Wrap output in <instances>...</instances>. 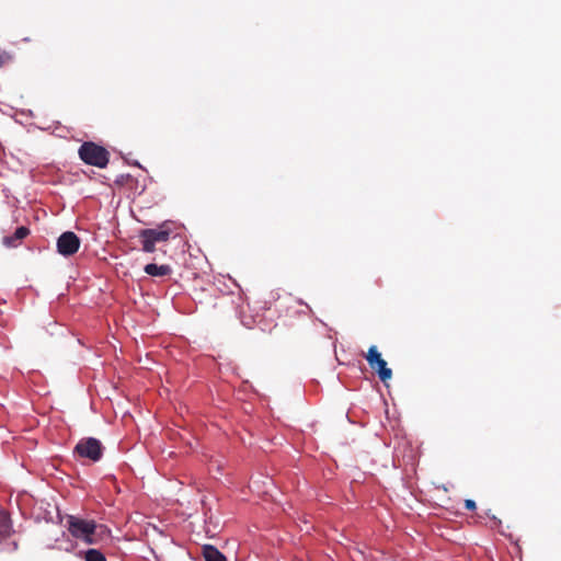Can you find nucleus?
Instances as JSON below:
<instances>
[{"mask_svg": "<svg viewBox=\"0 0 561 561\" xmlns=\"http://www.w3.org/2000/svg\"><path fill=\"white\" fill-rule=\"evenodd\" d=\"M171 233L172 228L169 221L162 222L157 228L141 229L138 233L141 250L146 253H153L156 244L168 242Z\"/></svg>", "mask_w": 561, "mask_h": 561, "instance_id": "f257e3e1", "label": "nucleus"}, {"mask_svg": "<svg viewBox=\"0 0 561 561\" xmlns=\"http://www.w3.org/2000/svg\"><path fill=\"white\" fill-rule=\"evenodd\" d=\"M78 153L84 163L100 169L105 168L110 161V152L104 147L92 141L83 142Z\"/></svg>", "mask_w": 561, "mask_h": 561, "instance_id": "f03ea898", "label": "nucleus"}, {"mask_svg": "<svg viewBox=\"0 0 561 561\" xmlns=\"http://www.w3.org/2000/svg\"><path fill=\"white\" fill-rule=\"evenodd\" d=\"M98 528L93 519H82L73 515L67 517V529L72 537L81 539L87 543H95L93 535Z\"/></svg>", "mask_w": 561, "mask_h": 561, "instance_id": "7ed1b4c3", "label": "nucleus"}, {"mask_svg": "<svg viewBox=\"0 0 561 561\" xmlns=\"http://www.w3.org/2000/svg\"><path fill=\"white\" fill-rule=\"evenodd\" d=\"M103 450L104 447L102 443L94 437L82 438L75 447V453L79 457L88 458L93 462H96L102 458Z\"/></svg>", "mask_w": 561, "mask_h": 561, "instance_id": "20e7f679", "label": "nucleus"}, {"mask_svg": "<svg viewBox=\"0 0 561 561\" xmlns=\"http://www.w3.org/2000/svg\"><path fill=\"white\" fill-rule=\"evenodd\" d=\"M366 359L369 367L377 373L382 382L391 379L392 370L387 367V362L381 357L377 346L373 345L368 348Z\"/></svg>", "mask_w": 561, "mask_h": 561, "instance_id": "39448f33", "label": "nucleus"}, {"mask_svg": "<svg viewBox=\"0 0 561 561\" xmlns=\"http://www.w3.org/2000/svg\"><path fill=\"white\" fill-rule=\"evenodd\" d=\"M80 239L72 231H66L57 240L58 253L64 256H70L78 252Z\"/></svg>", "mask_w": 561, "mask_h": 561, "instance_id": "423d86ee", "label": "nucleus"}, {"mask_svg": "<svg viewBox=\"0 0 561 561\" xmlns=\"http://www.w3.org/2000/svg\"><path fill=\"white\" fill-rule=\"evenodd\" d=\"M30 234V229L21 226L19 227L12 236H7L3 238V244L9 248L18 247L19 242L26 238Z\"/></svg>", "mask_w": 561, "mask_h": 561, "instance_id": "0eeeda50", "label": "nucleus"}, {"mask_svg": "<svg viewBox=\"0 0 561 561\" xmlns=\"http://www.w3.org/2000/svg\"><path fill=\"white\" fill-rule=\"evenodd\" d=\"M144 271L146 274L153 277H164L172 274V268L168 264L157 265L154 263H149L144 267Z\"/></svg>", "mask_w": 561, "mask_h": 561, "instance_id": "6e6552de", "label": "nucleus"}, {"mask_svg": "<svg viewBox=\"0 0 561 561\" xmlns=\"http://www.w3.org/2000/svg\"><path fill=\"white\" fill-rule=\"evenodd\" d=\"M13 533L10 515L7 511H0V540L8 538Z\"/></svg>", "mask_w": 561, "mask_h": 561, "instance_id": "1a4fd4ad", "label": "nucleus"}, {"mask_svg": "<svg viewBox=\"0 0 561 561\" xmlns=\"http://www.w3.org/2000/svg\"><path fill=\"white\" fill-rule=\"evenodd\" d=\"M203 557L205 561H227L226 557L214 546L203 547Z\"/></svg>", "mask_w": 561, "mask_h": 561, "instance_id": "9d476101", "label": "nucleus"}, {"mask_svg": "<svg viewBox=\"0 0 561 561\" xmlns=\"http://www.w3.org/2000/svg\"><path fill=\"white\" fill-rule=\"evenodd\" d=\"M85 561H106L103 553L96 549H89L85 552Z\"/></svg>", "mask_w": 561, "mask_h": 561, "instance_id": "9b49d317", "label": "nucleus"}, {"mask_svg": "<svg viewBox=\"0 0 561 561\" xmlns=\"http://www.w3.org/2000/svg\"><path fill=\"white\" fill-rule=\"evenodd\" d=\"M477 505H476V502L473 500H466L465 501V508H467L468 511H473L476 510Z\"/></svg>", "mask_w": 561, "mask_h": 561, "instance_id": "f8f14e48", "label": "nucleus"}, {"mask_svg": "<svg viewBox=\"0 0 561 561\" xmlns=\"http://www.w3.org/2000/svg\"><path fill=\"white\" fill-rule=\"evenodd\" d=\"M11 59V56L7 53H0V67Z\"/></svg>", "mask_w": 561, "mask_h": 561, "instance_id": "ddd939ff", "label": "nucleus"}]
</instances>
